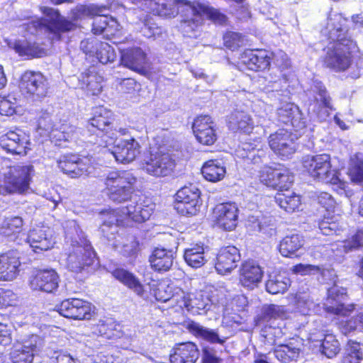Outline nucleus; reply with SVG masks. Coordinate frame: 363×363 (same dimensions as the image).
Segmentation results:
<instances>
[{"label":"nucleus","instance_id":"f257e3e1","mask_svg":"<svg viewBox=\"0 0 363 363\" xmlns=\"http://www.w3.org/2000/svg\"><path fill=\"white\" fill-rule=\"evenodd\" d=\"M155 11L158 16L172 18L181 14L180 28L185 35L191 37V33L196 30L206 16L215 23L223 24L226 17L208 4L187 0H159Z\"/></svg>","mask_w":363,"mask_h":363},{"label":"nucleus","instance_id":"f03ea898","mask_svg":"<svg viewBox=\"0 0 363 363\" xmlns=\"http://www.w3.org/2000/svg\"><path fill=\"white\" fill-rule=\"evenodd\" d=\"M64 228L66 239L71 245L66 265L70 271L77 273L92 264L95 252L76 220H67Z\"/></svg>","mask_w":363,"mask_h":363},{"label":"nucleus","instance_id":"7ed1b4c3","mask_svg":"<svg viewBox=\"0 0 363 363\" xmlns=\"http://www.w3.org/2000/svg\"><path fill=\"white\" fill-rule=\"evenodd\" d=\"M303 167L315 180L337 186L340 194L350 197L352 192L347 189V184L342 181L335 169H332L330 156L328 154L306 155L303 158Z\"/></svg>","mask_w":363,"mask_h":363},{"label":"nucleus","instance_id":"20e7f679","mask_svg":"<svg viewBox=\"0 0 363 363\" xmlns=\"http://www.w3.org/2000/svg\"><path fill=\"white\" fill-rule=\"evenodd\" d=\"M35 170L32 165L17 164L0 172V195L26 194L30 189Z\"/></svg>","mask_w":363,"mask_h":363},{"label":"nucleus","instance_id":"39448f33","mask_svg":"<svg viewBox=\"0 0 363 363\" xmlns=\"http://www.w3.org/2000/svg\"><path fill=\"white\" fill-rule=\"evenodd\" d=\"M136 182V177L130 171L113 170L107 174L104 184L109 199L122 203L130 198Z\"/></svg>","mask_w":363,"mask_h":363},{"label":"nucleus","instance_id":"423d86ee","mask_svg":"<svg viewBox=\"0 0 363 363\" xmlns=\"http://www.w3.org/2000/svg\"><path fill=\"white\" fill-rule=\"evenodd\" d=\"M325 51L324 64L326 67L335 71L347 69L352 65L354 56L357 52H360L355 40L331 43L325 48Z\"/></svg>","mask_w":363,"mask_h":363},{"label":"nucleus","instance_id":"0eeeda50","mask_svg":"<svg viewBox=\"0 0 363 363\" xmlns=\"http://www.w3.org/2000/svg\"><path fill=\"white\" fill-rule=\"evenodd\" d=\"M77 11L84 15L95 16L92 30L94 34H104L107 38L114 36L120 30V25L113 17L106 14L108 8L106 6L91 4L81 6Z\"/></svg>","mask_w":363,"mask_h":363},{"label":"nucleus","instance_id":"6e6552de","mask_svg":"<svg viewBox=\"0 0 363 363\" xmlns=\"http://www.w3.org/2000/svg\"><path fill=\"white\" fill-rule=\"evenodd\" d=\"M18 87L26 98L39 100L46 96L48 83L41 72L26 71L21 77Z\"/></svg>","mask_w":363,"mask_h":363},{"label":"nucleus","instance_id":"1a4fd4ad","mask_svg":"<svg viewBox=\"0 0 363 363\" xmlns=\"http://www.w3.org/2000/svg\"><path fill=\"white\" fill-rule=\"evenodd\" d=\"M42 346V340L35 335L16 340L10 352L13 363H32Z\"/></svg>","mask_w":363,"mask_h":363},{"label":"nucleus","instance_id":"9d476101","mask_svg":"<svg viewBox=\"0 0 363 363\" xmlns=\"http://www.w3.org/2000/svg\"><path fill=\"white\" fill-rule=\"evenodd\" d=\"M200 194L199 189L194 185L182 188L176 194L174 208L184 216L196 215L201 204Z\"/></svg>","mask_w":363,"mask_h":363},{"label":"nucleus","instance_id":"9b49d317","mask_svg":"<svg viewBox=\"0 0 363 363\" xmlns=\"http://www.w3.org/2000/svg\"><path fill=\"white\" fill-rule=\"evenodd\" d=\"M347 23V19L341 13H331L320 33L333 43L354 40L348 34Z\"/></svg>","mask_w":363,"mask_h":363},{"label":"nucleus","instance_id":"f8f14e48","mask_svg":"<svg viewBox=\"0 0 363 363\" xmlns=\"http://www.w3.org/2000/svg\"><path fill=\"white\" fill-rule=\"evenodd\" d=\"M57 308L60 315L74 320H89L94 313L91 303L79 298L64 300Z\"/></svg>","mask_w":363,"mask_h":363},{"label":"nucleus","instance_id":"ddd939ff","mask_svg":"<svg viewBox=\"0 0 363 363\" xmlns=\"http://www.w3.org/2000/svg\"><path fill=\"white\" fill-rule=\"evenodd\" d=\"M347 289L337 285H334L328 291V298L325 303V309L328 313L346 317L354 310L353 305H345L347 300Z\"/></svg>","mask_w":363,"mask_h":363},{"label":"nucleus","instance_id":"4468645a","mask_svg":"<svg viewBox=\"0 0 363 363\" xmlns=\"http://www.w3.org/2000/svg\"><path fill=\"white\" fill-rule=\"evenodd\" d=\"M268 143L271 150L281 157H289L296 150L291 133L284 128L270 134Z\"/></svg>","mask_w":363,"mask_h":363},{"label":"nucleus","instance_id":"2eb2a0df","mask_svg":"<svg viewBox=\"0 0 363 363\" xmlns=\"http://www.w3.org/2000/svg\"><path fill=\"white\" fill-rule=\"evenodd\" d=\"M238 212V207L235 203H219L213 210L214 221L218 228L231 231L237 226Z\"/></svg>","mask_w":363,"mask_h":363},{"label":"nucleus","instance_id":"dca6fc26","mask_svg":"<svg viewBox=\"0 0 363 363\" xmlns=\"http://www.w3.org/2000/svg\"><path fill=\"white\" fill-rule=\"evenodd\" d=\"M174 165V161L169 154L156 152L145 160L143 169L153 177H167L172 173Z\"/></svg>","mask_w":363,"mask_h":363},{"label":"nucleus","instance_id":"f3484780","mask_svg":"<svg viewBox=\"0 0 363 363\" xmlns=\"http://www.w3.org/2000/svg\"><path fill=\"white\" fill-rule=\"evenodd\" d=\"M154 209L155 204L150 199L138 197L131 200L125 207L121 208V211L125 218L141 223L150 218Z\"/></svg>","mask_w":363,"mask_h":363},{"label":"nucleus","instance_id":"a211bd4d","mask_svg":"<svg viewBox=\"0 0 363 363\" xmlns=\"http://www.w3.org/2000/svg\"><path fill=\"white\" fill-rule=\"evenodd\" d=\"M140 147L136 139L131 137L130 139L121 140L111 151L104 147V152H108L117 162L128 164L140 154Z\"/></svg>","mask_w":363,"mask_h":363},{"label":"nucleus","instance_id":"6ab92c4d","mask_svg":"<svg viewBox=\"0 0 363 363\" xmlns=\"http://www.w3.org/2000/svg\"><path fill=\"white\" fill-rule=\"evenodd\" d=\"M29 136L21 130H11L0 136V146L11 154H26Z\"/></svg>","mask_w":363,"mask_h":363},{"label":"nucleus","instance_id":"aec40b11","mask_svg":"<svg viewBox=\"0 0 363 363\" xmlns=\"http://www.w3.org/2000/svg\"><path fill=\"white\" fill-rule=\"evenodd\" d=\"M60 277L54 269L38 271L29 280L30 287L33 291L53 293L59 286Z\"/></svg>","mask_w":363,"mask_h":363},{"label":"nucleus","instance_id":"412c9836","mask_svg":"<svg viewBox=\"0 0 363 363\" xmlns=\"http://www.w3.org/2000/svg\"><path fill=\"white\" fill-rule=\"evenodd\" d=\"M274 54L263 49L247 50L240 55V61L247 69L259 72L269 67Z\"/></svg>","mask_w":363,"mask_h":363},{"label":"nucleus","instance_id":"4be33fe9","mask_svg":"<svg viewBox=\"0 0 363 363\" xmlns=\"http://www.w3.org/2000/svg\"><path fill=\"white\" fill-rule=\"evenodd\" d=\"M313 92L315 93V101L310 106L309 112L315 114L320 121H324L328 118L330 111L333 110L331 99L320 82L314 86Z\"/></svg>","mask_w":363,"mask_h":363},{"label":"nucleus","instance_id":"5701e85b","mask_svg":"<svg viewBox=\"0 0 363 363\" xmlns=\"http://www.w3.org/2000/svg\"><path fill=\"white\" fill-rule=\"evenodd\" d=\"M290 71L286 73H282L281 77L277 76L274 78L271 74V79L269 83L272 84L268 85L272 89L267 92V97L269 99L272 105H278L281 104H286L290 99V91L288 89L287 83L289 81Z\"/></svg>","mask_w":363,"mask_h":363},{"label":"nucleus","instance_id":"b1692460","mask_svg":"<svg viewBox=\"0 0 363 363\" xmlns=\"http://www.w3.org/2000/svg\"><path fill=\"white\" fill-rule=\"evenodd\" d=\"M192 128L200 143L210 145L216 142L217 139L216 125L209 116H198L194 121Z\"/></svg>","mask_w":363,"mask_h":363},{"label":"nucleus","instance_id":"393cba45","mask_svg":"<svg viewBox=\"0 0 363 363\" xmlns=\"http://www.w3.org/2000/svg\"><path fill=\"white\" fill-rule=\"evenodd\" d=\"M86 159H80L77 155H63L57 162L61 171L71 178H77L90 173L91 167L86 164Z\"/></svg>","mask_w":363,"mask_h":363},{"label":"nucleus","instance_id":"a878e982","mask_svg":"<svg viewBox=\"0 0 363 363\" xmlns=\"http://www.w3.org/2000/svg\"><path fill=\"white\" fill-rule=\"evenodd\" d=\"M240 259L239 250L235 246H226L220 249L215 262V268L219 274L231 272Z\"/></svg>","mask_w":363,"mask_h":363},{"label":"nucleus","instance_id":"bb28decb","mask_svg":"<svg viewBox=\"0 0 363 363\" xmlns=\"http://www.w3.org/2000/svg\"><path fill=\"white\" fill-rule=\"evenodd\" d=\"M103 224L101 231L109 241L116 238L118 226L124 224L125 216L122 213L121 208L107 210L101 213Z\"/></svg>","mask_w":363,"mask_h":363},{"label":"nucleus","instance_id":"cd10ccee","mask_svg":"<svg viewBox=\"0 0 363 363\" xmlns=\"http://www.w3.org/2000/svg\"><path fill=\"white\" fill-rule=\"evenodd\" d=\"M121 63L125 67L144 73L148 68V62L145 53L140 48H133L121 52Z\"/></svg>","mask_w":363,"mask_h":363},{"label":"nucleus","instance_id":"c85d7f7f","mask_svg":"<svg viewBox=\"0 0 363 363\" xmlns=\"http://www.w3.org/2000/svg\"><path fill=\"white\" fill-rule=\"evenodd\" d=\"M21 262L17 251L11 250L0 255V281H12L18 274Z\"/></svg>","mask_w":363,"mask_h":363},{"label":"nucleus","instance_id":"c756f323","mask_svg":"<svg viewBox=\"0 0 363 363\" xmlns=\"http://www.w3.org/2000/svg\"><path fill=\"white\" fill-rule=\"evenodd\" d=\"M200 355L197 345L191 342L175 345L170 354L171 363H195Z\"/></svg>","mask_w":363,"mask_h":363},{"label":"nucleus","instance_id":"7c9ffc66","mask_svg":"<svg viewBox=\"0 0 363 363\" xmlns=\"http://www.w3.org/2000/svg\"><path fill=\"white\" fill-rule=\"evenodd\" d=\"M27 240L35 252H38V250H48L54 244L52 230L45 226L35 228L29 233Z\"/></svg>","mask_w":363,"mask_h":363},{"label":"nucleus","instance_id":"2f4dec72","mask_svg":"<svg viewBox=\"0 0 363 363\" xmlns=\"http://www.w3.org/2000/svg\"><path fill=\"white\" fill-rule=\"evenodd\" d=\"M174 258V252L172 250L156 247L152 252L149 262L152 269L158 272H163L171 269Z\"/></svg>","mask_w":363,"mask_h":363},{"label":"nucleus","instance_id":"473e14b6","mask_svg":"<svg viewBox=\"0 0 363 363\" xmlns=\"http://www.w3.org/2000/svg\"><path fill=\"white\" fill-rule=\"evenodd\" d=\"M263 271L254 261H247L242 264L240 270V281L247 288L253 289L260 282Z\"/></svg>","mask_w":363,"mask_h":363},{"label":"nucleus","instance_id":"72a5a7b5","mask_svg":"<svg viewBox=\"0 0 363 363\" xmlns=\"http://www.w3.org/2000/svg\"><path fill=\"white\" fill-rule=\"evenodd\" d=\"M186 328L195 337L212 344L223 345L228 340V337L221 335L218 330L204 327L194 321L187 323Z\"/></svg>","mask_w":363,"mask_h":363},{"label":"nucleus","instance_id":"f704fd0d","mask_svg":"<svg viewBox=\"0 0 363 363\" xmlns=\"http://www.w3.org/2000/svg\"><path fill=\"white\" fill-rule=\"evenodd\" d=\"M111 113L104 107H97L94 116L89 120L87 128L89 131L97 135L103 133H108L111 129Z\"/></svg>","mask_w":363,"mask_h":363},{"label":"nucleus","instance_id":"c9c22d12","mask_svg":"<svg viewBox=\"0 0 363 363\" xmlns=\"http://www.w3.org/2000/svg\"><path fill=\"white\" fill-rule=\"evenodd\" d=\"M262 146L259 139L253 142L251 141V139H249L248 141L242 143L238 150V154L240 157L246 158L252 163L258 164L262 162L263 158L265 157V154L261 149Z\"/></svg>","mask_w":363,"mask_h":363},{"label":"nucleus","instance_id":"e433bc0d","mask_svg":"<svg viewBox=\"0 0 363 363\" xmlns=\"http://www.w3.org/2000/svg\"><path fill=\"white\" fill-rule=\"evenodd\" d=\"M228 125L233 131L240 130L250 133L254 128V122L247 113L235 110L229 116Z\"/></svg>","mask_w":363,"mask_h":363},{"label":"nucleus","instance_id":"4c0bfd02","mask_svg":"<svg viewBox=\"0 0 363 363\" xmlns=\"http://www.w3.org/2000/svg\"><path fill=\"white\" fill-rule=\"evenodd\" d=\"M304 245L303 238L298 234L285 236L279 243V250L281 255L286 257L296 256L297 252Z\"/></svg>","mask_w":363,"mask_h":363},{"label":"nucleus","instance_id":"58836bf2","mask_svg":"<svg viewBox=\"0 0 363 363\" xmlns=\"http://www.w3.org/2000/svg\"><path fill=\"white\" fill-rule=\"evenodd\" d=\"M184 258L186 264L193 268L203 266L207 261L203 245L199 243L190 245L184 250Z\"/></svg>","mask_w":363,"mask_h":363},{"label":"nucleus","instance_id":"ea45409f","mask_svg":"<svg viewBox=\"0 0 363 363\" xmlns=\"http://www.w3.org/2000/svg\"><path fill=\"white\" fill-rule=\"evenodd\" d=\"M102 77L94 71L88 70L86 72L82 74L79 84L82 89L87 91V94L98 95L102 90Z\"/></svg>","mask_w":363,"mask_h":363},{"label":"nucleus","instance_id":"a19ab883","mask_svg":"<svg viewBox=\"0 0 363 363\" xmlns=\"http://www.w3.org/2000/svg\"><path fill=\"white\" fill-rule=\"evenodd\" d=\"M301 352L300 347L294 342L279 345L273 352V354L280 362L289 363L296 361Z\"/></svg>","mask_w":363,"mask_h":363},{"label":"nucleus","instance_id":"79ce46f5","mask_svg":"<svg viewBox=\"0 0 363 363\" xmlns=\"http://www.w3.org/2000/svg\"><path fill=\"white\" fill-rule=\"evenodd\" d=\"M274 199L280 208L289 213L298 211L301 206L300 196L294 192H279L276 194Z\"/></svg>","mask_w":363,"mask_h":363},{"label":"nucleus","instance_id":"37998d69","mask_svg":"<svg viewBox=\"0 0 363 363\" xmlns=\"http://www.w3.org/2000/svg\"><path fill=\"white\" fill-rule=\"evenodd\" d=\"M112 275L117 280L133 289L138 295L143 296V286L132 273L124 269L118 268L112 272Z\"/></svg>","mask_w":363,"mask_h":363},{"label":"nucleus","instance_id":"c03bdc74","mask_svg":"<svg viewBox=\"0 0 363 363\" xmlns=\"http://www.w3.org/2000/svg\"><path fill=\"white\" fill-rule=\"evenodd\" d=\"M201 172L206 180L216 182L224 177L225 168L220 161L209 160L203 165Z\"/></svg>","mask_w":363,"mask_h":363},{"label":"nucleus","instance_id":"a18cd8bd","mask_svg":"<svg viewBox=\"0 0 363 363\" xmlns=\"http://www.w3.org/2000/svg\"><path fill=\"white\" fill-rule=\"evenodd\" d=\"M290 279L282 274L270 275L266 281L265 287L267 292L272 294L284 293L290 286Z\"/></svg>","mask_w":363,"mask_h":363},{"label":"nucleus","instance_id":"49530a36","mask_svg":"<svg viewBox=\"0 0 363 363\" xmlns=\"http://www.w3.org/2000/svg\"><path fill=\"white\" fill-rule=\"evenodd\" d=\"M23 223V219L19 216L6 218L0 225V235L12 239L21 231Z\"/></svg>","mask_w":363,"mask_h":363},{"label":"nucleus","instance_id":"de8ad7c7","mask_svg":"<svg viewBox=\"0 0 363 363\" xmlns=\"http://www.w3.org/2000/svg\"><path fill=\"white\" fill-rule=\"evenodd\" d=\"M79 130L69 123L61 124L58 128H56L54 133H52V140L55 142L61 141H72L79 138Z\"/></svg>","mask_w":363,"mask_h":363},{"label":"nucleus","instance_id":"09e8293b","mask_svg":"<svg viewBox=\"0 0 363 363\" xmlns=\"http://www.w3.org/2000/svg\"><path fill=\"white\" fill-rule=\"evenodd\" d=\"M321 336H324L319 341L321 353L328 358L336 356L340 350V345L335 336L331 333L323 334Z\"/></svg>","mask_w":363,"mask_h":363},{"label":"nucleus","instance_id":"8fccbe9b","mask_svg":"<svg viewBox=\"0 0 363 363\" xmlns=\"http://www.w3.org/2000/svg\"><path fill=\"white\" fill-rule=\"evenodd\" d=\"M172 292L171 293L170 303L177 304L181 308H186L188 311L191 310L196 303L191 298V295L179 287H175L172 285Z\"/></svg>","mask_w":363,"mask_h":363},{"label":"nucleus","instance_id":"3c124183","mask_svg":"<svg viewBox=\"0 0 363 363\" xmlns=\"http://www.w3.org/2000/svg\"><path fill=\"white\" fill-rule=\"evenodd\" d=\"M114 321L111 318L100 320L99 323L92 327V333L106 339H112L117 337Z\"/></svg>","mask_w":363,"mask_h":363},{"label":"nucleus","instance_id":"603ef678","mask_svg":"<svg viewBox=\"0 0 363 363\" xmlns=\"http://www.w3.org/2000/svg\"><path fill=\"white\" fill-rule=\"evenodd\" d=\"M362 359V352L358 342L348 341L341 363H359Z\"/></svg>","mask_w":363,"mask_h":363},{"label":"nucleus","instance_id":"864d4df0","mask_svg":"<svg viewBox=\"0 0 363 363\" xmlns=\"http://www.w3.org/2000/svg\"><path fill=\"white\" fill-rule=\"evenodd\" d=\"M337 249L340 248L341 252H348L357 250L363 246V230H358L350 238L339 241L336 244Z\"/></svg>","mask_w":363,"mask_h":363},{"label":"nucleus","instance_id":"5fc2aeb1","mask_svg":"<svg viewBox=\"0 0 363 363\" xmlns=\"http://www.w3.org/2000/svg\"><path fill=\"white\" fill-rule=\"evenodd\" d=\"M276 183L277 188L282 191L284 189L287 190L291 184L294 182V174L289 171V169L279 166L277 169Z\"/></svg>","mask_w":363,"mask_h":363},{"label":"nucleus","instance_id":"6e6d98bb","mask_svg":"<svg viewBox=\"0 0 363 363\" xmlns=\"http://www.w3.org/2000/svg\"><path fill=\"white\" fill-rule=\"evenodd\" d=\"M55 126L48 113H43L38 120V131L43 136H49L52 139V133L56 129Z\"/></svg>","mask_w":363,"mask_h":363},{"label":"nucleus","instance_id":"4d7b16f0","mask_svg":"<svg viewBox=\"0 0 363 363\" xmlns=\"http://www.w3.org/2000/svg\"><path fill=\"white\" fill-rule=\"evenodd\" d=\"M95 57L102 64L105 65L113 62L116 54L113 48L107 43L99 42L96 50Z\"/></svg>","mask_w":363,"mask_h":363},{"label":"nucleus","instance_id":"13d9d810","mask_svg":"<svg viewBox=\"0 0 363 363\" xmlns=\"http://www.w3.org/2000/svg\"><path fill=\"white\" fill-rule=\"evenodd\" d=\"M348 174L353 182H363V159L359 155L351 159Z\"/></svg>","mask_w":363,"mask_h":363},{"label":"nucleus","instance_id":"bf43d9fd","mask_svg":"<svg viewBox=\"0 0 363 363\" xmlns=\"http://www.w3.org/2000/svg\"><path fill=\"white\" fill-rule=\"evenodd\" d=\"M296 309L303 315H310L315 308V303L308 294H297L295 297Z\"/></svg>","mask_w":363,"mask_h":363},{"label":"nucleus","instance_id":"052dcab7","mask_svg":"<svg viewBox=\"0 0 363 363\" xmlns=\"http://www.w3.org/2000/svg\"><path fill=\"white\" fill-rule=\"evenodd\" d=\"M284 334V333L279 325H265L261 330V335L268 343L272 345L277 344V340L282 337Z\"/></svg>","mask_w":363,"mask_h":363},{"label":"nucleus","instance_id":"680f3d73","mask_svg":"<svg viewBox=\"0 0 363 363\" xmlns=\"http://www.w3.org/2000/svg\"><path fill=\"white\" fill-rule=\"evenodd\" d=\"M277 169L271 167H264L260 171L259 174V181L261 183L273 189L277 188Z\"/></svg>","mask_w":363,"mask_h":363},{"label":"nucleus","instance_id":"e2e57ef3","mask_svg":"<svg viewBox=\"0 0 363 363\" xmlns=\"http://www.w3.org/2000/svg\"><path fill=\"white\" fill-rule=\"evenodd\" d=\"M294 115L289 123L291 125L296 132L303 133L307 127L308 121L298 107L294 108Z\"/></svg>","mask_w":363,"mask_h":363},{"label":"nucleus","instance_id":"0e129e2a","mask_svg":"<svg viewBox=\"0 0 363 363\" xmlns=\"http://www.w3.org/2000/svg\"><path fill=\"white\" fill-rule=\"evenodd\" d=\"M224 45L229 49L235 50L245 45L244 37L235 32H228L223 36Z\"/></svg>","mask_w":363,"mask_h":363},{"label":"nucleus","instance_id":"69168bd1","mask_svg":"<svg viewBox=\"0 0 363 363\" xmlns=\"http://www.w3.org/2000/svg\"><path fill=\"white\" fill-rule=\"evenodd\" d=\"M48 356L51 363H80L77 358L62 350L53 351Z\"/></svg>","mask_w":363,"mask_h":363},{"label":"nucleus","instance_id":"338daca9","mask_svg":"<svg viewBox=\"0 0 363 363\" xmlns=\"http://www.w3.org/2000/svg\"><path fill=\"white\" fill-rule=\"evenodd\" d=\"M76 25L70 21L64 18H60L56 22L53 23L51 30L56 35L57 38H60V33L74 30Z\"/></svg>","mask_w":363,"mask_h":363},{"label":"nucleus","instance_id":"774afa93","mask_svg":"<svg viewBox=\"0 0 363 363\" xmlns=\"http://www.w3.org/2000/svg\"><path fill=\"white\" fill-rule=\"evenodd\" d=\"M262 315L264 319L283 318L285 311L283 306L271 304L263 307Z\"/></svg>","mask_w":363,"mask_h":363}]
</instances>
